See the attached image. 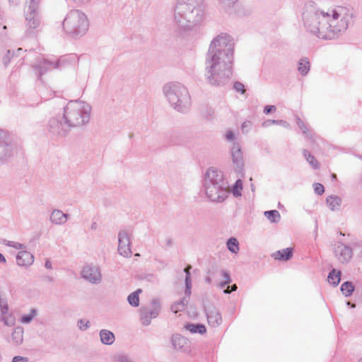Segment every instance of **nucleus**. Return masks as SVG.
Instances as JSON below:
<instances>
[{"label": "nucleus", "instance_id": "obj_17", "mask_svg": "<svg viewBox=\"0 0 362 362\" xmlns=\"http://www.w3.org/2000/svg\"><path fill=\"white\" fill-rule=\"evenodd\" d=\"M16 262L19 266L28 267L33 263L34 257L27 250H22L18 253Z\"/></svg>", "mask_w": 362, "mask_h": 362}, {"label": "nucleus", "instance_id": "obj_35", "mask_svg": "<svg viewBox=\"0 0 362 362\" xmlns=\"http://www.w3.org/2000/svg\"><path fill=\"white\" fill-rule=\"evenodd\" d=\"M2 243L4 245L13 247L16 250H25L26 248V246L25 245L15 241H10L4 239L3 240Z\"/></svg>", "mask_w": 362, "mask_h": 362}, {"label": "nucleus", "instance_id": "obj_3", "mask_svg": "<svg viewBox=\"0 0 362 362\" xmlns=\"http://www.w3.org/2000/svg\"><path fill=\"white\" fill-rule=\"evenodd\" d=\"M92 107L82 100H71L64 108L62 122L59 118L49 122V131L57 136H64L70 128L80 127L89 122Z\"/></svg>", "mask_w": 362, "mask_h": 362}, {"label": "nucleus", "instance_id": "obj_40", "mask_svg": "<svg viewBox=\"0 0 362 362\" xmlns=\"http://www.w3.org/2000/svg\"><path fill=\"white\" fill-rule=\"evenodd\" d=\"M296 123H297V125L298 126L299 129H301L303 131V133L305 135H308V130L305 126V124H304V122L299 118V117H296Z\"/></svg>", "mask_w": 362, "mask_h": 362}, {"label": "nucleus", "instance_id": "obj_38", "mask_svg": "<svg viewBox=\"0 0 362 362\" xmlns=\"http://www.w3.org/2000/svg\"><path fill=\"white\" fill-rule=\"evenodd\" d=\"M113 362H133L130 357L124 354H116L113 357Z\"/></svg>", "mask_w": 362, "mask_h": 362}, {"label": "nucleus", "instance_id": "obj_50", "mask_svg": "<svg viewBox=\"0 0 362 362\" xmlns=\"http://www.w3.org/2000/svg\"><path fill=\"white\" fill-rule=\"evenodd\" d=\"M226 138L228 141H233L234 139V134L232 131H228L226 134Z\"/></svg>", "mask_w": 362, "mask_h": 362}, {"label": "nucleus", "instance_id": "obj_13", "mask_svg": "<svg viewBox=\"0 0 362 362\" xmlns=\"http://www.w3.org/2000/svg\"><path fill=\"white\" fill-rule=\"evenodd\" d=\"M208 323L213 327H217L222 323V317L219 310L212 304L205 308Z\"/></svg>", "mask_w": 362, "mask_h": 362}, {"label": "nucleus", "instance_id": "obj_27", "mask_svg": "<svg viewBox=\"0 0 362 362\" xmlns=\"http://www.w3.org/2000/svg\"><path fill=\"white\" fill-rule=\"evenodd\" d=\"M341 272L336 271L334 269H332L328 275V281L330 284L334 285V286L338 285L340 281Z\"/></svg>", "mask_w": 362, "mask_h": 362}, {"label": "nucleus", "instance_id": "obj_31", "mask_svg": "<svg viewBox=\"0 0 362 362\" xmlns=\"http://www.w3.org/2000/svg\"><path fill=\"white\" fill-rule=\"evenodd\" d=\"M227 247L229 251L237 254L239 251V243L235 238H230L227 241Z\"/></svg>", "mask_w": 362, "mask_h": 362}, {"label": "nucleus", "instance_id": "obj_28", "mask_svg": "<svg viewBox=\"0 0 362 362\" xmlns=\"http://www.w3.org/2000/svg\"><path fill=\"white\" fill-rule=\"evenodd\" d=\"M310 62L306 58L301 59L298 62V70L303 75H306L310 70Z\"/></svg>", "mask_w": 362, "mask_h": 362}, {"label": "nucleus", "instance_id": "obj_44", "mask_svg": "<svg viewBox=\"0 0 362 362\" xmlns=\"http://www.w3.org/2000/svg\"><path fill=\"white\" fill-rule=\"evenodd\" d=\"M251 127V122L246 121L242 124L241 129L243 133H247Z\"/></svg>", "mask_w": 362, "mask_h": 362}, {"label": "nucleus", "instance_id": "obj_46", "mask_svg": "<svg viewBox=\"0 0 362 362\" xmlns=\"http://www.w3.org/2000/svg\"><path fill=\"white\" fill-rule=\"evenodd\" d=\"M13 54L11 52L10 50H8L7 51V54L6 55H5L3 58V62H4V64L5 65H7L9 62H10V59H11V57L13 56Z\"/></svg>", "mask_w": 362, "mask_h": 362}, {"label": "nucleus", "instance_id": "obj_37", "mask_svg": "<svg viewBox=\"0 0 362 362\" xmlns=\"http://www.w3.org/2000/svg\"><path fill=\"white\" fill-rule=\"evenodd\" d=\"M243 189V182L241 180H238L233 188V194L235 197H238L241 195V190Z\"/></svg>", "mask_w": 362, "mask_h": 362}, {"label": "nucleus", "instance_id": "obj_58", "mask_svg": "<svg viewBox=\"0 0 362 362\" xmlns=\"http://www.w3.org/2000/svg\"><path fill=\"white\" fill-rule=\"evenodd\" d=\"M90 228H91L92 230H96L97 228H98V224L95 222H93L91 224V227Z\"/></svg>", "mask_w": 362, "mask_h": 362}, {"label": "nucleus", "instance_id": "obj_52", "mask_svg": "<svg viewBox=\"0 0 362 362\" xmlns=\"http://www.w3.org/2000/svg\"><path fill=\"white\" fill-rule=\"evenodd\" d=\"M192 269V266L191 265H188L187 266L185 269H184V272H185L186 274V277H190L191 274H190V269Z\"/></svg>", "mask_w": 362, "mask_h": 362}, {"label": "nucleus", "instance_id": "obj_4", "mask_svg": "<svg viewBox=\"0 0 362 362\" xmlns=\"http://www.w3.org/2000/svg\"><path fill=\"white\" fill-rule=\"evenodd\" d=\"M204 16L203 0H177L173 23L180 32L189 31L199 25Z\"/></svg>", "mask_w": 362, "mask_h": 362}, {"label": "nucleus", "instance_id": "obj_32", "mask_svg": "<svg viewBox=\"0 0 362 362\" xmlns=\"http://www.w3.org/2000/svg\"><path fill=\"white\" fill-rule=\"evenodd\" d=\"M272 124H279L285 128H290V124L284 120L267 119L262 123L264 127H268Z\"/></svg>", "mask_w": 362, "mask_h": 362}, {"label": "nucleus", "instance_id": "obj_16", "mask_svg": "<svg viewBox=\"0 0 362 362\" xmlns=\"http://www.w3.org/2000/svg\"><path fill=\"white\" fill-rule=\"evenodd\" d=\"M172 343L175 349L186 352L189 349V341L181 335L177 334L172 337Z\"/></svg>", "mask_w": 362, "mask_h": 362}, {"label": "nucleus", "instance_id": "obj_45", "mask_svg": "<svg viewBox=\"0 0 362 362\" xmlns=\"http://www.w3.org/2000/svg\"><path fill=\"white\" fill-rule=\"evenodd\" d=\"M78 323L80 324L79 328L81 329L85 330L89 327V321H84L83 320H80Z\"/></svg>", "mask_w": 362, "mask_h": 362}, {"label": "nucleus", "instance_id": "obj_18", "mask_svg": "<svg viewBox=\"0 0 362 362\" xmlns=\"http://www.w3.org/2000/svg\"><path fill=\"white\" fill-rule=\"evenodd\" d=\"M69 215L59 209L52 211L50 215V221L56 225L64 224L66 222Z\"/></svg>", "mask_w": 362, "mask_h": 362}, {"label": "nucleus", "instance_id": "obj_9", "mask_svg": "<svg viewBox=\"0 0 362 362\" xmlns=\"http://www.w3.org/2000/svg\"><path fill=\"white\" fill-rule=\"evenodd\" d=\"M161 309L160 300L153 298L149 305L142 306L140 310V320L143 325L148 326L151 320L158 316Z\"/></svg>", "mask_w": 362, "mask_h": 362}, {"label": "nucleus", "instance_id": "obj_56", "mask_svg": "<svg viewBox=\"0 0 362 362\" xmlns=\"http://www.w3.org/2000/svg\"><path fill=\"white\" fill-rule=\"evenodd\" d=\"M228 284H226V281H223L222 282H220L218 284V287L220 288H223Z\"/></svg>", "mask_w": 362, "mask_h": 362}, {"label": "nucleus", "instance_id": "obj_34", "mask_svg": "<svg viewBox=\"0 0 362 362\" xmlns=\"http://www.w3.org/2000/svg\"><path fill=\"white\" fill-rule=\"evenodd\" d=\"M303 156L305 158L306 160L310 163V165L315 169L319 168V164L315 158L311 155L307 150H303Z\"/></svg>", "mask_w": 362, "mask_h": 362}, {"label": "nucleus", "instance_id": "obj_7", "mask_svg": "<svg viewBox=\"0 0 362 362\" xmlns=\"http://www.w3.org/2000/svg\"><path fill=\"white\" fill-rule=\"evenodd\" d=\"M66 34L73 37H81L86 34L89 27L87 16L81 11L73 9L68 12L62 23Z\"/></svg>", "mask_w": 362, "mask_h": 362}, {"label": "nucleus", "instance_id": "obj_1", "mask_svg": "<svg viewBox=\"0 0 362 362\" xmlns=\"http://www.w3.org/2000/svg\"><path fill=\"white\" fill-rule=\"evenodd\" d=\"M354 11L347 6H319L315 1H307L302 19L306 30L323 40H333L344 33L353 21Z\"/></svg>", "mask_w": 362, "mask_h": 362}, {"label": "nucleus", "instance_id": "obj_41", "mask_svg": "<svg viewBox=\"0 0 362 362\" xmlns=\"http://www.w3.org/2000/svg\"><path fill=\"white\" fill-rule=\"evenodd\" d=\"M314 190L317 194L322 195L325 192V187L320 183H315L314 184Z\"/></svg>", "mask_w": 362, "mask_h": 362}, {"label": "nucleus", "instance_id": "obj_6", "mask_svg": "<svg viewBox=\"0 0 362 362\" xmlns=\"http://www.w3.org/2000/svg\"><path fill=\"white\" fill-rule=\"evenodd\" d=\"M163 93L171 106L178 112H186L191 105V99L185 86L179 82H169L163 87Z\"/></svg>", "mask_w": 362, "mask_h": 362}, {"label": "nucleus", "instance_id": "obj_47", "mask_svg": "<svg viewBox=\"0 0 362 362\" xmlns=\"http://www.w3.org/2000/svg\"><path fill=\"white\" fill-rule=\"evenodd\" d=\"M28 358L27 357H23V356H14L12 359V362H28Z\"/></svg>", "mask_w": 362, "mask_h": 362}, {"label": "nucleus", "instance_id": "obj_33", "mask_svg": "<svg viewBox=\"0 0 362 362\" xmlns=\"http://www.w3.org/2000/svg\"><path fill=\"white\" fill-rule=\"evenodd\" d=\"M264 216L272 222L277 223L280 220V214L276 210L267 211L264 212Z\"/></svg>", "mask_w": 362, "mask_h": 362}, {"label": "nucleus", "instance_id": "obj_21", "mask_svg": "<svg viewBox=\"0 0 362 362\" xmlns=\"http://www.w3.org/2000/svg\"><path fill=\"white\" fill-rule=\"evenodd\" d=\"M100 341L105 345H111L115 340V334L107 329H101L100 331Z\"/></svg>", "mask_w": 362, "mask_h": 362}, {"label": "nucleus", "instance_id": "obj_57", "mask_svg": "<svg viewBox=\"0 0 362 362\" xmlns=\"http://www.w3.org/2000/svg\"><path fill=\"white\" fill-rule=\"evenodd\" d=\"M0 262H3V263L6 262V258L1 253H0Z\"/></svg>", "mask_w": 362, "mask_h": 362}, {"label": "nucleus", "instance_id": "obj_2", "mask_svg": "<svg viewBox=\"0 0 362 362\" xmlns=\"http://www.w3.org/2000/svg\"><path fill=\"white\" fill-rule=\"evenodd\" d=\"M235 44L230 35L221 33L211 42L206 57L205 76L212 86L226 84L232 76Z\"/></svg>", "mask_w": 362, "mask_h": 362}, {"label": "nucleus", "instance_id": "obj_54", "mask_svg": "<svg viewBox=\"0 0 362 362\" xmlns=\"http://www.w3.org/2000/svg\"><path fill=\"white\" fill-rule=\"evenodd\" d=\"M45 267L48 269H52V262L49 261V260H46L45 262Z\"/></svg>", "mask_w": 362, "mask_h": 362}, {"label": "nucleus", "instance_id": "obj_25", "mask_svg": "<svg viewBox=\"0 0 362 362\" xmlns=\"http://www.w3.org/2000/svg\"><path fill=\"white\" fill-rule=\"evenodd\" d=\"M142 292L141 288H138L134 292L130 293L127 297V300L129 305L133 307H138L139 305V295Z\"/></svg>", "mask_w": 362, "mask_h": 362}, {"label": "nucleus", "instance_id": "obj_43", "mask_svg": "<svg viewBox=\"0 0 362 362\" xmlns=\"http://www.w3.org/2000/svg\"><path fill=\"white\" fill-rule=\"evenodd\" d=\"M234 88L237 90V91H240L242 93H244L245 90V88H244V85L240 83V82H235L234 83Z\"/></svg>", "mask_w": 362, "mask_h": 362}, {"label": "nucleus", "instance_id": "obj_63", "mask_svg": "<svg viewBox=\"0 0 362 362\" xmlns=\"http://www.w3.org/2000/svg\"><path fill=\"white\" fill-rule=\"evenodd\" d=\"M332 177L333 179H336V178H337V175H336L335 174H332Z\"/></svg>", "mask_w": 362, "mask_h": 362}, {"label": "nucleus", "instance_id": "obj_20", "mask_svg": "<svg viewBox=\"0 0 362 362\" xmlns=\"http://www.w3.org/2000/svg\"><path fill=\"white\" fill-rule=\"evenodd\" d=\"M292 256L293 249L290 247L279 250L273 253L272 255V257L275 259L279 261H288L292 257Z\"/></svg>", "mask_w": 362, "mask_h": 362}, {"label": "nucleus", "instance_id": "obj_48", "mask_svg": "<svg viewBox=\"0 0 362 362\" xmlns=\"http://www.w3.org/2000/svg\"><path fill=\"white\" fill-rule=\"evenodd\" d=\"M275 110H276V107L274 105H267L264 107V113L268 115L271 112L275 111Z\"/></svg>", "mask_w": 362, "mask_h": 362}, {"label": "nucleus", "instance_id": "obj_12", "mask_svg": "<svg viewBox=\"0 0 362 362\" xmlns=\"http://www.w3.org/2000/svg\"><path fill=\"white\" fill-rule=\"evenodd\" d=\"M118 252L124 257H131L132 252L130 248V240L127 233L124 230L118 234Z\"/></svg>", "mask_w": 362, "mask_h": 362}, {"label": "nucleus", "instance_id": "obj_10", "mask_svg": "<svg viewBox=\"0 0 362 362\" xmlns=\"http://www.w3.org/2000/svg\"><path fill=\"white\" fill-rule=\"evenodd\" d=\"M81 276L87 281L98 284L102 281V274L100 268L93 264L84 267L81 271Z\"/></svg>", "mask_w": 362, "mask_h": 362}, {"label": "nucleus", "instance_id": "obj_24", "mask_svg": "<svg viewBox=\"0 0 362 362\" xmlns=\"http://www.w3.org/2000/svg\"><path fill=\"white\" fill-rule=\"evenodd\" d=\"M11 339L16 345H20L23 341V329L18 327L14 329L11 334Z\"/></svg>", "mask_w": 362, "mask_h": 362}, {"label": "nucleus", "instance_id": "obj_8", "mask_svg": "<svg viewBox=\"0 0 362 362\" xmlns=\"http://www.w3.org/2000/svg\"><path fill=\"white\" fill-rule=\"evenodd\" d=\"M17 146L11 142L8 134L0 129V160L6 161L18 153Z\"/></svg>", "mask_w": 362, "mask_h": 362}, {"label": "nucleus", "instance_id": "obj_23", "mask_svg": "<svg viewBox=\"0 0 362 362\" xmlns=\"http://www.w3.org/2000/svg\"><path fill=\"white\" fill-rule=\"evenodd\" d=\"M185 328L191 333H199L203 334L206 332L205 326L202 324L188 323L185 325Z\"/></svg>", "mask_w": 362, "mask_h": 362}, {"label": "nucleus", "instance_id": "obj_11", "mask_svg": "<svg viewBox=\"0 0 362 362\" xmlns=\"http://www.w3.org/2000/svg\"><path fill=\"white\" fill-rule=\"evenodd\" d=\"M334 255L340 262L348 263L352 258L353 250L349 246L338 242L334 247Z\"/></svg>", "mask_w": 362, "mask_h": 362}, {"label": "nucleus", "instance_id": "obj_61", "mask_svg": "<svg viewBox=\"0 0 362 362\" xmlns=\"http://www.w3.org/2000/svg\"><path fill=\"white\" fill-rule=\"evenodd\" d=\"M205 281H206V283H208V284H210V283L211 282V278H210V277L207 276V277H206V279H205Z\"/></svg>", "mask_w": 362, "mask_h": 362}, {"label": "nucleus", "instance_id": "obj_51", "mask_svg": "<svg viewBox=\"0 0 362 362\" xmlns=\"http://www.w3.org/2000/svg\"><path fill=\"white\" fill-rule=\"evenodd\" d=\"M185 288H192V281L191 277H185Z\"/></svg>", "mask_w": 362, "mask_h": 362}, {"label": "nucleus", "instance_id": "obj_42", "mask_svg": "<svg viewBox=\"0 0 362 362\" xmlns=\"http://www.w3.org/2000/svg\"><path fill=\"white\" fill-rule=\"evenodd\" d=\"M221 272L223 278V281H226V284H230L231 282V279L229 273L226 270H221Z\"/></svg>", "mask_w": 362, "mask_h": 362}, {"label": "nucleus", "instance_id": "obj_60", "mask_svg": "<svg viewBox=\"0 0 362 362\" xmlns=\"http://www.w3.org/2000/svg\"><path fill=\"white\" fill-rule=\"evenodd\" d=\"M238 287L236 286V284H233L230 286V291L231 292L233 291H235L237 290Z\"/></svg>", "mask_w": 362, "mask_h": 362}, {"label": "nucleus", "instance_id": "obj_22", "mask_svg": "<svg viewBox=\"0 0 362 362\" xmlns=\"http://www.w3.org/2000/svg\"><path fill=\"white\" fill-rule=\"evenodd\" d=\"M329 208L332 211H337L340 209L341 199L338 196H329L326 199Z\"/></svg>", "mask_w": 362, "mask_h": 362}, {"label": "nucleus", "instance_id": "obj_49", "mask_svg": "<svg viewBox=\"0 0 362 362\" xmlns=\"http://www.w3.org/2000/svg\"><path fill=\"white\" fill-rule=\"evenodd\" d=\"M77 6H81L89 3L91 0H71Z\"/></svg>", "mask_w": 362, "mask_h": 362}, {"label": "nucleus", "instance_id": "obj_14", "mask_svg": "<svg viewBox=\"0 0 362 362\" xmlns=\"http://www.w3.org/2000/svg\"><path fill=\"white\" fill-rule=\"evenodd\" d=\"M23 15L27 28L34 30L40 26L41 23L40 11L23 10Z\"/></svg>", "mask_w": 362, "mask_h": 362}, {"label": "nucleus", "instance_id": "obj_64", "mask_svg": "<svg viewBox=\"0 0 362 362\" xmlns=\"http://www.w3.org/2000/svg\"><path fill=\"white\" fill-rule=\"evenodd\" d=\"M361 257L362 258V250H361Z\"/></svg>", "mask_w": 362, "mask_h": 362}, {"label": "nucleus", "instance_id": "obj_29", "mask_svg": "<svg viewBox=\"0 0 362 362\" xmlns=\"http://www.w3.org/2000/svg\"><path fill=\"white\" fill-rule=\"evenodd\" d=\"M354 291V286L350 281H346L341 286V291L346 297H349L352 295Z\"/></svg>", "mask_w": 362, "mask_h": 362}, {"label": "nucleus", "instance_id": "obj_26", "mask_svg": "<svg viewBox=\"0 0 362 362\" xmlns=\"http://www.w3.org/2000/svg\"><path fill=\"white\" fill-rule=\"evenodd\" d=\"M40 2L41 0H26L23 10L40 11Z\"/></svg>", "mask_w": 362, "mask_h": 362}, {"label": "nucleus", "instance_id": "obj_53", "mask_svg": "<svg viewBox=\"0 0 362 362\" xmlns=\"http://www.w3.org/2000/svg\"><path fill=\"white\" fill-rule=\"evenodd\" d=\"M185 298L187 300H189V296H190V294H191V288H185Z\"/></svg>", "mask_w": 362, "mask_h": 362}, {"label": "nucleus", "instance_id": "obj_36", "mask_svg": "<svg viewBox=\"0 0 362 362\" xmlns=\"http://www.w3.org/2000/svg\"><path fill=\"white\" fill-rule=\"evenodd\" d=\"M36 314H37L36 310L33 308L30 310V312L29 314L23 315L21 317V322L23 324H28L33 320V318L35 317Z\"/></svg>", "mask_w": 362, "mask_h": 362}, {"label": "nucleus", "instance_id": "obj_5", "mask_svg": "<svg viewBox=\"0 0 362 362\" xmlns=\"http://www.w3.org/2000/svg\"><path fill=\"white\" fill-rule=\"evenodd\" d=\"M204 187L211 202H223L228 194V185L221 170L211 167L205 173Z\"/></svg>", "mask_w": 362, "mask_h": 362}, {"label": "nucleus", "instance_id": "obj_62", "mask_svg": "<svg viewBox=\"0 0 362 362\" xmlns=\"http://www.w3.org/2000/svg\"><path fill=\"white\" fill-rule=\"evenodd\" d=\"M347 305H350L351 308L356 307V305L354 303H351L350 302H347Z\"/></svg>", "mask_w": 362, "mask_h": 362}, {"label": "nucleus", "instance_id": "obj_55", "mask_svg": "<svg viewBox=\"0 0 362 362\" xmlns=\"http://www.w3.org/2000/svg\"><path fill=\"white\" fill-rule=\"evenodd\" d=\"M9 3L13 6L18 5L20 0H8Z\"/></svg>", "mask_w": 362, "mask_h": 362}, {"label": "nucleus", "instance_id": "obj_39", "mask_svg": "<svg viewBox=\"0 0 362 362\" xmlns=\"http://www.w3.org/2000/svg\"><path fill=\"white\" fill-rule=\"evenodd\" d=\"M238 0H218L219 4L223 8L231 7Z\"/></svg>", "mask_w": 362, "mask_h": 362}, {"label": "nucleus", "instance_id": "obj_15", "mask_svg": "<svg viewBox=\"0 0 362 362\" xmlns=\"http://www.w3.org/2000/svg\"><path fill=\"white\" fill-rule=\"evenodd\" d=\"M60 63V60L51 62L49 60L43 59L38 60L35 66L37 69H38L39 75L42 76L48 70L59 68Z\"/></svg>", "mask_w": 362, "mask_h": 362}, {"label": "nucleus", "instance_id": "obj_59", "mask_svg": "<svg viewBox=\"0 0 362 362\" xmlns=\"http://www.w3.org/2000/svg\"><path fill=\"white\" fill-rule=\"evenodd\" d=\"M223 293H226V294H229L231 293V291L230 289V287L228 286L224 291H223Z\"/></svg>", "mask_w": 362, "mask_h": 362}, {"label": "nucleus", "instance_id": "obj_30", "mask_svg": "<svg viewBox=\"0 0 362 362\" xmlns=\"http://www.w3.org/2000/svg\"><path fill=\"white\" fill-rule=\"evenodd\" d=\"M187 303L188 300L184 298L181 300L174 303L171 305V310L175 313H177L179 311H182L187 306Z\"/></svg>", "mask_w": 362, "mask_h": 362}, {"label": "nucleus", "instance_id": "obj_19", "mask_svg": "<svg viewBox=\"0 0 362 362\" xmlns=\"http://www.w3.org/2000/svg\"><path fill=\"white\" fill-rule=\"evenodd\" d=\"M231 156L234 164L238 168H241L243 165V160L240 146L238 144H233L231 149Z\"/></svg>", "mask_w": 362, "mask_h": 362}]
</instances>
